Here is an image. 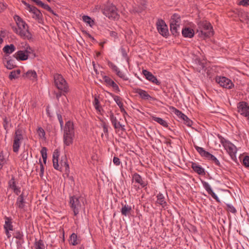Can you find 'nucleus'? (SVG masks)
I'll return each mask as SVG.
<instances>
[{"mask_svg":"<svg viewBox=\"0 0 249 249\" xmlns=\"http://www.w3.org/2000/svg\"><path fill=\"white\" fill-rule=\"evenodd\" d=\"M18 48L19 50L14 53L13 56L17 60L25 61L28 59L30 55L35 57V50L26 42H21L18 44Z\"/></svg>","mask_w":249,"mask_h":249,"instance_id":"obj_1","label":"nucleus"},{"mask_svg":"<svg viewBox=\"0 0 249 249\" xmlns=\"http://www.w3.org/2000/svg\"><path fill=\"white\" fill-rule=\"evenodd\" d=\"M14 18L18 26L16 29V33L24 39L32 40L33 36L29 31V27L26 22L18 16H16Z\"/></svg>","mask_w":249,"mask_h":249,"instance_id":"obj_2","label":"nucleus"},{"mask_svg":"<svg viewBox=\"0 0 249 249\" xmlns=\"http://www.w3.org/2000/svg\"><path fill=\"white\" fill-rule=\"evenodd\" d=\"M75 137L73 123L68 121L64 128L63 142L65 145L69 146L72 143Z\"/></svg>","mask_w":249,"mask_h":249,"instance_id":"obj_3","label":"nucleus"},{"mask_svg":"<svg viewBox=\"0 0 249 249\" xmlns=\"http://www.w3.org/2000/svg\"><path fill=\"white\" fill-rule=\"evenodd\" d=\"M197 32L198 33V36L203 38L209 37L213 35L212 27L207 21L198 23Z\"/></svg>","mask_w":249,"mask_h":249,"instance_id":"obj_4","label":"nucleus"},{"mask_svg":"<svg viewBox=\"0 0 249 249\" xmlns=\"http://www.w3.org/2000/svg\"><path fill=\"white\" fill-rule=\"evenodd\" d=\"M54 85L56 88L64 93L69 91V86L65 79L59 74H55L53 77Z\"/></svg>","mask_w":249,"mask_h":249,"instance_id":"obj_5","label":"nucleus"},{"mask_svg":"<svg viewBox=\"0 0 249 249\" xmlns=\"http://www.w3.org/2000/svg\"><path fill=\"white\" fill-rule=\"evenodd\" d=\"M70 203L74 215H77L84 206L83 198L75 196H72L70 198Z\"/></svg>","mask_w":249,"mask_h":249,"instance_id":"obj_6","label":"nucleus"},{"mask_svg":"<svg viewBox=\"0 0 249 249\" xmlns=\"http://www.w3.org/2000/svg\"><path fill=\"white\" fill-rule=\"evenodd\" d=\"M22 2L26 6V9L33 14L32 18L40 23L42 20V14L41 12L35 6H31L25 1H22Z\"/></svg>","mask_w":249,"mask_h":249,"instance_id":"obj_7","label":"nucleus"},{"mask_svg":"<svg viewBox=\"0 0 249 249\" xmlns=\"http://www.w3.org/2000/svg\"><path fill=\"white\" fill-rule=\"evenodd\" d=\"M103 13L109 18L116 19L119 17L116 8L112 4L106 6L103 10Z\"/></svg>","mask_w":249,"mask_h":249,"instance_id":"obj_8","label":"nucleus"},{"mask_svg":"<svg viewBox=\"0 0 249 249\" xmlns=\"http://www.w3.org/2000/svg\"><path fill=\"white\" fill-rule=\"evenodd\" d=\"M221 143L231 159H233L235 158L237 152V148L236 146L229 141L225 139L221 140Z\"/></svg>","mask_w":249,"mask_h":249,"instance_id":"obj_9","label":"nucleus"},{"mask_svg":"<svg viewBox=\"0 0 249 249\" xmlns=\"http://www.w3.org/2000/svg\"><path fill=\"white\" fill-rule=\"evenodd\" d=\"M195 148L202 157L212 160L217 165H220V162L216 158L209 152L206 151L203 148L196 146Z\"/></svg>","mask_w":249,"mask_h":249,"instance_id":"obj_10","label":"nucleus"},{"mask_svg":"<svg viewBox=\"0 0 249 249\" xmlns=\"http://www.w3.org/2000/svg\"><path fill=\"white\" fill-rule=\"evenodd\" d=\"M23 137L21 130H16L14 137V142L13 144V151L17 153L18 151L20 146V141L22 140Z\"/></svg>","mask_w":249,"mask_h":249,"instance_id":"obj_11","label":"nucleus"},{"mask_svg":"<svg viewBox=\"0 0 249 249\" xmlns=\"http://www.w3.org/2000/svg\"><path fill=\"white\" fill-rule=\"evenodd\" d=\"M216 81L220 86L224 88L231 89L234 86V84L231 81L224 76L216 77Z\"/></svg>","mask_w":249,"mask_h":249,"instance_id":"obj_12","label":"nucleus"},{"mask_svg":"<svg viewBox=\"0 0 249 249\" xmlns=\"http://www.w3.org/2000/svg\"><path fill=\"white\" fill-rule=\"evenodd\" d=\"M156 25L157 30L160 35L164 36L168 35L167 26L163 20L161 19L158 20L156 23Z\"/></svg>","mask_w":249,"mask_h":249,"instance_id":"obj_13","label":"nucleus"},{"mask_svg":"<svg viewBox=\"0 0 249 249\" xmlns=\"http://www.w3.org/2000/svg\"><path fill=\"white\" fill-rule=\"evenodd\" d=\"M238 111L249 120V106L244 102H240L237 106Z\"/></svg>","mask_w":249,"mask_h":249,"instance_id":"obj_14","label":"nucleus"},{"mask_svg":"<svg viewBox=\"0 0 249 249\" xmlns=\"http://www.w3.org/2000/svg\"><path fill=\"white\" fill-rule=\"evenodd\" d=\"M171 109L176 115L184 121V123L187 125L189 126H191L192 124V122L187 117V116L173 107H171Z\"/></svg>","mask_w":249,"mask_h":249,"instance_id":"obj_15","label":"nucleus"},{"mask_svg":"<svg viewBox=\"0 0 249 249\" xmlns=\"http://www.w3.org/2000/svg\"><path fill=\"white\" fill-rule=\"evenodd\" d=\"M102 78L107 86L112 87L116 92L120 91L118 86L107 75H103Z\"/></svg>","mask_w":249,"mask_h":249,"instance_id":"obj_16","label":"nucleus"},{"mask_svg":"<svg viewBox=\"0 0 249 249\" xmlns=\"http://www.w3.org/2000/svg\"><path fill=\"white\" fill-rule=\"evenodd\" d=\"M4 219L5 223L4 225V229L5 230L6 236L8 238H10L11 237V235L9 233V231L13 230L12 220L10 218L8 217H5Z\"/></svg>","mask_w":249,"mask_h":249,"instance_id":"obj_17","label":"nucleus"},{"mask_svg":"<svg viewBox=\"0 0 249 249\" xmlns=\"http://www.w3.org/2000/svg\"><path fill=\"white\" fill-rule=\"evenodd\" d=\"M133 91L134 93L138 94L141 97V98L143 100H155L154 98H153L149 94H148L147 91L141 89L134 88Z\"/></svg>","mask_w":249,"mask_h":249,"instance_id":"obj_18","label":"nucleus"},{"mask_svg":"<svg viewBox=\"0 0 249 249\" xmlns=\"http://www.w3.org/2000/svg\"><path fill=\"white\" fill-rule=\"evenodd\" d=\"M201 183L203 187L207 191L208 193L217 202H220V200L218 198L217 195L213 192L210 185L206 181H201Z\"/></svg>","mask_w":249,"mask_h":249,"instance_id":"obj_19","label":"nucleus"},{"mask_svg":"<svg viewBox=\"0 0 249 249\" xmlns=\"http://www.w3.org/2000/svg\"><path fill=\"white\" fill-rule=\"evenodd\" d=\"M24 78L36 82L37 80V75L36 72L34 70H29L23 75Z\"/></svg>","mask_w":249,"mask_h":249,"instance_id":"obj_20","label":"nucleus"},{"mask_svg":"<svg viewBox=\"0 0 249 249\" xmlns=\"http://www.w3.org/2000/svg\"><path fill=\"white\" fill-rule=\"evenodd\" d=\"M59 157V151L58 149L54 150L53 154V166L54 169L61 171V168L59 167L58 164V158Z\"/></svg>","mask_w":249,"mask_h":249,"instance_id":"obj_21","label":"nucleus"},{"mask_svg":"<svg viewBox=\"0 0 249 249\" xmlns=\"http://www.w3.org/2000/svg\"><path fill=\"white\" fill-rule=\"evenodd\" d=\"M142 73L145 76L146 79L149 81L156 84L157 85L160 84V82L158 80L157 78L152 74V73L147 70L142 71Z\"/></svg>","mask_w":249,"mask_h":249,"instance_id":"obj_22","label":"nucleus"},{"mask_svg":"<svg viewBox=\"0 0 249 249\" xmlns=\"http://www.w3.org/2000/svg\"><path fill=\"white\" fill-rule=\"evenodd\" d=\"M110 120L115 129H124V125L118 122L116 117L112 113L110 114Z\"/></svg>","mask_w":249,"mask_h":249,"instance_id":"obj_23","label":"nucleus"},{"mask_svg":"<svg viewBox=\"0 0 249 249\" xmlns=\"http://www.w3.org/2000/svg\"><path fill=\"white\" fill-rule=\"evenodd\" d=\"M132 179L136 183L139 184L142 187H144L147 185V182L144 181L141 176L137 173L133 174Z\"/></svg>","mask_w":249,"mask_h":249,"instance_id":"obj_24","label":"nucleus"},{"mask_svg":"<svg viewBox=\"0 0 249 249\" xmlns=\"http://www.w3.org/2000/svg\"><path fill=\"white\" fill-rule=\"evenodd\" d=\"M181 33L184 37L192 38L195 35L194 30L190 27H185L183 28Z\"/></svg>","mask_w":249,"mask_h":249,"instance_id":"obj_25","label":"nucleus"},{"mask_svg":"<svg viewBox=\"0 0 249 249\" xmlns=\"http://www.w3.org/2000/svg\"><path fill=\"white\" fill-rule=\"evenodd\" d=\"M8 184L9 187L13 190L14 192L17 195H19L20 192V188L17 186L16 182L13 178L10 180Z\"/></svg>","mask_w":249,"mask_h":249,"instance_id":"obj_26","label":"nucleus"},{"mask_svg":"<svg viewBox=\"0 0 249 249\" xmlns=\"http://www.w3.org/2000/svg\"><path fill=\"white\" fill-rule=\"evenodd\" d=\"M191 167L194 171L199 175H204L205 174L204 169L196 163L193 162Z\"/></svg>","mask_w":249,"mask_h":249,"instance_id":"obj_27","label":"nucleus"},{"mask_svg":"<svg viewBox=\"0 0 249 249\" xmlns=\"http://www.w3.org/2000/svg\"><path fill=\"white\" fill-rule=\"evenodd\" d=\"M122 209H121V212L122 215H124L125 216H128L132 211V208L130 206L128 205H123Z\"/></svg>","mask_w":249,"mask_h":249,"instance_id":"obj_28","label":"nucleus"},{"mask_svg":"<svg viewBox=\"0 0 249 249\" xmlns=\"http://www.w3.org/2000/svg\"><path fill=\"white\" fill-rule=\"evenodd\" d=\"M16 206L20 209L24 208L25 206V201L23 194L20 195L17 199Z\"/></svg>","mask_w":249,"mask_h":249,"instance_id":"obj_29","label":"nucleus"},{"mask_svg":"<svg viewBox=\"0 0 249 249\" xmlns=\"http://www.w3.org/2000/svg\"><path fill=\"white\" fill-rule=\"evenodd\" d=\"M170 23H173L175 26H180V18L178 15L174 14L171 18Z\"/></svg>","mask_w":249,"mask_h":249,"instance_id":"obj_30","label":"nucleus"},{"mask_svg":"<svg viewBox=\"0 0 249 249\" xmlns=\"http://www.w3.org/2000/svg\"><path fill=\"white\" fill-rule=\"evenodd\" d=\"M157 203L161 205L163 208L166 206V202L165 201V198L162 194L159 193L157 196Z\"/></svg>","mask_w":249,"mask_h":249,"instance_id":"obj_31","label":"nucleus"},{"mask_svg":"<svg viewBox=\"0 0 249 249\" xmlns=\"http://www.w3.org/2000/svg\"><path fill=\"white\" fill-rule=\"evenodd\" d=\"M16 50V47L13 44L7 45L3 48V51L8 54H11Z\"/></svg>","mask_w":249,"mask_h":249,"instance_id":"obj_32","label":"nucleus"},{"mask_svg":"<svg viewBox=\"0 0 249 249\" xmlns=\"http://www.w3.org/2000/svg\"><path fill=\"white\" fill-rule=\"evenodd\" d=\"M152 118L153 121L157 122L158 123H159V124L161 125L162 126H163L165 127H168V123L164 120L162 119V118H160V117H157L156 116H152Z\"/></svg>","mask_w":249,"mask_h":249,"instance_id":"obj_33","label":"nucleus"},{"mask_svg":"<svg viewBox=\"0 0 249 249\" xmlns=\"http://www.w3.org/2000/svg\"><path fill=\"white\" fill-rule=\"evenodd\" d=\"M113 99L119 107L121 111L122 112L124 111V109L123 107V104L122 102L121 98L118 96L115 95L113 96Z\"/></svg>","mask_w":249,"mask_h":249,"instance_id":"obj_34","label":"nucleus"},{"mask_svg":"<svg viewBox=\"0 0 249 249\" xmlns=\"http://www.w3.org/2000/svg\"><path fill=\"white\" fill-rule=\"evenodd\" d=\"M82 19L85 22L88 24L91 27H92L94 25V20L88 16H83Z\"/></svg>","mask_w":249,"mask_h":249,"instance_id":"obj_35","label":"nucleus"},{"mask_svg":"<svg viewBox=\"0 0 249 249\" xmlns=\"http://www.w3.org/2000/svg\"><path fill=\"white\" fill-rule=\"evenodd\" d=\"M36 133L40 139L45 140V132L44 130L41 127H38Z\"/></svg>","mask_w":249,"mask_h":249,"instance_id":"obj_36","label":"nucleus"},{"mask_svg":"<svg viewBox=\"0 0 249 249\" xmlns=\"http://www.w3.org/2000/svg\"><path fill=\"white\" fill-rule=\"evenodd\" d=\"M20 71L19 70H17L16 71H13L10 72L9 75V78L11 80L16 79L18 78L19 75L20 74Z\"/></svg>","mask_w":249,"mask_h":249,"instance_id":"obj_37","label":"nucleus"},{"mask_svg":"<svg viewBox=\"0 0 249 249\" xmlns=\"http://www.w3.org/2000/svg\"><path fill=\"white\" fill-rule=\"evenodd\" d=\"M93 105L96 110H97L98 111H101V110L102 109V107L100 106V103L97 96L95 97L94 100L93 102Z\"/></svg>","mask_w":249,"mask_h":249,"instance_id":"obj_38","label":"nucleus"},{"mask_svg":"<svg viewBox=\"0 0 249 249\" xmlns=\"http://www.w3.org/2000/svg\"><path fill=\"white\" fill-rule=\"evenodd\" d=\"M4 65L9 70H11L15 67V64L13 60H7L4 62Z\"/></svg>","mask_w":249,"mask_h":249,"instance_id":"obj_39","label":"nucleus"},{"mask_svg":"<svg viewBox=\"0 0 249 249\" xmlns=\"http://www.w3.org/2000/svg\"><path fill=\"white\" fill-rule=\"evenodd\" d=\"M180 26L174 25L173 23H170V30L173 35L176 36L178 33V30Z\"/></svg>","mask_w":249,"mask_h":249,"instance_id":"obj_40","label":"nucleus"},{"mask_svg":"<svg viewBox=\"0 0 249 249\" xmlns=\"http://www.w3.org/2000/svg\"><path fill=\"white\" fill-rule=\"evenodd\" d=\"M77 235L73 233L70 236V242L72 245H76L78 243L77 242Z\"/></svg>","mask_w":249,"mask_h":249,"instance_id":"obj_41","label":"nucleus"},{"mask_svg":"<svg viewBox=\"0 0 249 249\" xmlns=\"http://www.w3.org/2000/svg\"><path fill=\"white\" fill-rule=\"evenodd\" d=\"M41 156L44 163H46L47 158V148L43 147L41 150Z\"/></svg>","mask_w":249,"mask_h":249,"instance_id":"obj_42","label":"nucleus"},{"mask_svg":"<svg viewBox=\"0 0 249 249\" xmlns=\"http://www.w3.org/2000/svg\"><path fill=\"white\" fill-rule=\"evenodd\" d=\"M115 72L119 77L123 79L124 80L126 81L128 80V78L123 72L120 71L119 69Z\"/></svg>","mask_w":249,"mask_h":249,"instance_id":"obj_43","label":"nucleus"},{"mask_svg":"<svg viewBox=\"0 0 249 249\" xmlns=\"http://www.w3.org/2000/svg\"><path fill=\"white\" fill-rule=\"evenodd\" d=\"M61 168H64L66 172H68L69 171V164L67 163L66 160H64L63 161L62 160L60 162V166H59Z\"/></svg>","mask_w":249,"mask_h":249,"instance_id":"obj_44","label":"nucleus"},{"mask_svg":"<svg viewBox=\"0 0 249 249\" xmlns=\"http://www.w3.org/2000/svg\"><path fill=\"white\" fill-rule=\"evenodd\" d=\"M35 249H44V245L42 240H39L35 244Z\"/></svg>","mask_w":249,"mask_h":249,"instance_id":"obj_45","label":"nucleus"},{"mask_svg":"<svg viewBox=\"0 0 249 249\" xmlns=\"http://www.w3.org/2000/svg\"><path fill=\"white\" fill-rule=\"evenodd\" d=\"M107 64H108V66L114 72H116L119 69V68L117 67V66H116L114 64H113L112 62H111L109 61H108Z\"/></svg>","mask_w":249,"mask_h":249,"instance_id":"obj_46","label":"nucleus"},{"mask_svg":"<svg viewBox=\"0 0 249 249\" xmlns=\"http://www.w3.org/2000/svg\"><path fill=\"white\" fill-rule=\"evenodd\" d=\"M14 237L17 239H21L23 237V234L20 231H17L15 233Z\"/></svg>","mask_w":249,"mask_h":249,"instance_id":"obj_47","label":"nucleus"},{"mask_svg":"<svg viewBox=\"0 0 249 249\" xmlns=\"http://www.w3.org/2000/svg\"><path fill=\"white\" fill-rule=\"evenodd\" d=\"M227 209H228V211L232 213H235L236 212V209H235V208L230 205V204H228L227 205Z\"/></svg>","mask_w":249,"mask_h":249,"instance_id":"obj_48","label":"nucleus"},{"mask_svg":"<svg viewBox=\"0 0 249 249\" xmlns=\"http://www.w3.org/2000/svg\"><path fill=\"white\" fill-rule=\"evenodd\" d=\"M40 6L41 7H42L43 8H44V9H46L47 11L53 13V10H52L51 8L48 4L42 3V4H41V5Z\"/></svg>","mask_w":249,"mask_h":249,"instance_id":"obj_49","label":"nucleus"},{"mask_svg":"<svg viewBox=\"0 0 249 249\" xmlns=\"http://www.w3.org/2000/svg\"><path fill=\"white\" fill-rule=\"evenodd\" d=\"M243 164L247 167H249V157L246 156L243 160Z\"/></svg>","mask_w":249,"mask_h":249,"instance_id":"obj_50","label":"nucleus"},{"mask_svg":"<svg viewBox=\"0 0 249 249\" xmlns=\"http://www.w3.org/2000/svg\"><path fill=\"white\" fill-rule=\"evenodd\" d=\"M104 132L106 134H108V126L105 123H103L102 124Z\"/></svg>","mask_w":249,"mask_h":249,"instance_id":"obj_51","label":"nucleus"},{"mask_svg":"<svg viewBox=\"0 0 249 249\" xmlns=\"http://www.w3.org/2000/svg\"><path fill=\"white\" fill-rule=\"evenodd\" d=\"M239 4L244 6L249 5V0H242L239 2Z\"/></svg>","mask_w":249,"mask_h":249,"instance_id":"obj_52","label":"nucleus"},{"mask_svg":"<svg viewBox=\"0 0 249 249\" xmlns=\"http://www.w3.org/2000/svg\"><path fill=\"white\" fill-rule=\"evenodd\" d=\"M113 162L116 165H119L121 163L120 159L116 157H114Z\"/></svg>","mask_w":249,"mask_h":249,"instance_id":"obj_53","label":"nucleus"},{"mask_svg":"<svg viewBox=\"0 0 249 249\" xmlns=\"http://www.w3.org/2000/svg\"><path fill=\"white\" fill-rule=\"evenodd\" d=\"M40 171L39 173V175L40 177H42L43 175V173H44V167H43V165L42 163H41V162L40 161Z\"/></svg>","mask_w":249,"mask_h":249,"instance_id":"obj_54","label":"nucleus"},{"mask_svg":"<svg viewBox=\"0 0 249 249\" xmlns=\"http://www.w3.org/2000/svg\"><path fill=\"white\" fill-rule=\"evenodd\" d=\"M5 160L2 155H0V165L2 166L5 164Z\"/></svg>","mask_w":249,"mask_h":249,"instance_id":"obj_55","label":"nucleus"},{"mask_svg":"<svg viewBox=\"0 0 249 249\" xmlns=\"http://www.w3.org/2000/svg\"><path fill=\"white\" fill-rule=\"evenodd\" d=\"M109 35L111 36L114 37V38H117V34L114 31H110L109 32Z\"/></svg>","mask_w":249,"mask_h":249,"instance_id":"obj_56","label":"nucleus"},{"mask_svg":"<svg viewBox=\"0 0 249 249\" xmlns=\"http://www.w3.org/2000/svg\"><path fill=\"white\" fill-rule=\"evenodd\" d=\"M58 118L60 125L62 127L63 125V122L61 116L60 115H58Z\"/></svg>","mask_w":249,"mask_h":249,"instance_id":"obj_57","label":"nucleus"},{"mask_svg":"<svg viewBox=\"0 0 249 249\" xmlns=\"http://www.w3.org/2000/svg\"><path fill=\"white\" fill-rule=\"evenodd\" d=\"M34 2H35L37 5L40 6L41 4H42V2L40 0H32Z\"/></svg>","mask_w":249,"mask_h":249,"instance_id":"obj_58","label":"nucleus"},{"mask_svg":"<svg viewBox=\"0 0 249 249\" xmlns=\"http://www.w3.org/2000/svg\"><path fill=\"white\" fill-rule=\"evenodd\" d=\"M0 8L1 10H3L6 8V5L3 3H0Z\"/></svg>","mask_w":249,"mask_h":249,"instance_id":"obj_59","label":"nucleus"},{"mask_svg":"<svg viewBox=\"0 0 249 249\" xmlns=\"http://www.w3.org/2000/svg\"><path fill=\"white\" fill-rule=\"evenodd\" d=\"M88 36H89V37L92 38V39H94L93 37H92L89 34L88 35Z\"/></svg>","mask_w":249,"mask_h":249,"instance_id":"obj_60","label":"nucleus"},{"mask_svg":"<svg viewBox=\"0 0 249 249\" xmlns=\"http://www.w3.org/2000/svg\"><path fill=\"white\" fill-rule=\"evenodd\" d=\"M61 94H57V95H56L57 98L58 99V98L61 96Z\"/></svg>","mask_w":249,"mask_h":249,"instance_id":"obj_61","label":"nucleus"},{"mask_svg":"<svg viewBox=\"0 0 249 249\" xmlns=\"http://www.w3.org/2000/svg\"><path fill=\"white\" fill-rule=\"evenodd\" d=\"M96 55H97V56H99L100 55V53L98 52V53H97V54H96Z\"/></svg>","mask_w":249,"mask_h":249,"instance_id":"obj_62","label":"nucleus"},{"mask_svg":"<svg viewBox=\"0 0 249 249\" xmlns=\"http://www.w3.org/2000/svg\"><path fill=\"white\" fill-rule=\"evenodd\" d=\"M48 1H50V0H47Z\"/></svg>","mask_w":249,"mask_h":249,"instance_id":"obj_63","label":"nucleus"}]
</instances>
